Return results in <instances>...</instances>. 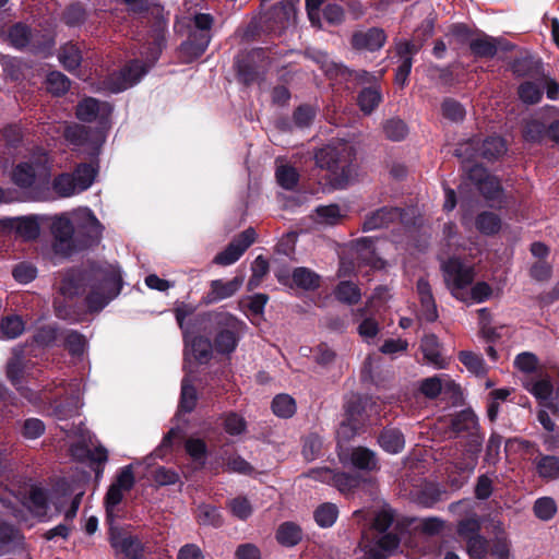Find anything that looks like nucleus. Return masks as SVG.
Returning <instances> with one entry per match:
<instances>
[{
  "label": "nucleus",
  "mask_w": 559,
  "mask_h": 559,
  "mask_svg": "<svg viewBox=\"0 0 559 559\" xmlns=\"http://www.w3.org/2000/svg\"><path fill=\"white\" fill-rule=\"evenodd\" d=\"M90 288L86 305L91 311L102 310L111 299L119 295L122 281L114 269L94 271H72L63 280L61 292L64 295H79L83 286Z\"/></svg>",
  "instance_id": "obj_1"
},
{
  "label": "nucleus",
  "mask_w": 559,
  "mask_h": 559,
  "mask_svg": "<svg viewBox=\"0 0 559 559\" xmlns=\"http://www.w3.org/2000/svg\"><path fill=\"white\" fill-rule=\"evenodd\" d=\"M204 330L214 332L213 347L221 355L229 356L239 343L245 323L226 311H210L202 316Z\"/></svg>",
  "instance_id": "obj_2"
},
{
  "label": "nucleus",
  "mask_w": 559,
  "mask_h": 559,
  "mask_svg": "<svg viewBox=\"0 0 559 559\" xmlns=\"http://www.w3.org/2000/svg\"><path fill=\"white\" fill-rule=\"evenodd\" d=\"M394 516L390 511L382 510L374 516L371 532L372 538L361 543L366 559H386L400 545L395 533L386 532Z\"/></svg>",
  "instance_id": "obj_3"
},
{
  "label": "nucleus",
  "mask_w": 559,
  "mask_h": 559,
  "mask_svg": "<svg viewBox=\"0 0 559 559\" xmlns=\"http://www.w3.org/2000/svg\"><path fill=\"white\" fill-rule=\"evenodd\" d=\"M354 158L355 150L347 143L328 145L320 148L314 155L316 165L330 171L337 185L348 181Z\"/></svg>",
  "instance_id": "obj_4"
},
{
  "label": "nucleus",
  "mask_w": 559,
  "mask_h": 559,
  "mask_svg": "<svg viewBox=\"0 0 559 559\" xmlns=\"http://www.w3.org/2000/svg\"><path fill=\"white\" fill-rule=\"evenodd\" d=\"M148 50L151 51V57L147 59V62H142L140 60L130 61L119 71L109 74L102 82L100 88L110 93H120L136 84L158 59L162 51L160 44L157 40H154Z\"/></svg>",
  "instance_id": "obj_5"
},
{
  "label": "nucleus",
  "mask_w": 559,
  "mask_h": 559,
  "mask_svg": "<svg viewBox=\"0 0 559 559\" xmlns=\"http://www.w3.org/2000/svg\"><path fill=\"white\" fill-rule=\"evenodd\" d=\"M98 167L92 163H80L71 173H61L51 181L55 194L68 199L88 190L96 180Z\"/></svg>",
  "instance_id": "obj_6"
},
{
  "label": "nucleus",
  "mask_w": 559,
  "mask_h": 559,
  "mask_svg": "<svg viewBox=\"0 0 559 559\" xmlns=\"http://www.w3.org/2000/svg\"><path fill=\"white\" fill-rule=\"evenodd\" d=\"M52 236V250L61 257H71L81 252L76 242L75 229L72 219L66 213L49 218Z\"/></svg>",
  "instance_id": "obj_7"
},
{
  "label": "nucleus",
  "mask_w": 559,
  "mask_h": 559,
  "mask_svg": "<svg viewBox=\"0 0 559 559\" xmlns=\"http://www.w3.org/2000/svg\"><path fill=\"white\" fill-rule=\"evenodd\" d=\"M72 216L80 251L96 246L102 239L104 227L95 214L88 207H83L74 211Z\"/></svg>",
  "instance_id": "obj_8"
},
{
  "label": "nucleus",
  "mask_w": 559,
  "mask_h": 559,
  "mask_svg": "<svg viewBox=\"0 0 559 559\" xmlns=\"http://www.w3.org/2000/svg\"><path fill=\"white\" fill-rule=\"evenodd\" d=\"M56 389L55 395H50V389H44L39 396H37V400L51 403L52 414L59 420H67L78 416L81 407L78 392L72 388L68 390L63 386H56Z\"/></svg>",
  "instance_id": "obj_9"
},
{
  "label": "nucleus",
  "mask_w": 559,
  "mask_h": 559,
  "mask_svg": "<svg viewBox=\"0 0 559 559\" xmlns=\"http://www.w3.org/2000/svg\"><path fill=\"white\" fill-rule=\"evenodd\" d=\"M27 361L25 349L23 347L14 348L13 356L7 366V377L21 395L32 402V390L24 385L26 377L31 374V367Z\"/></svg>",
  "instance_id": "obj_10"
},
{
  "label": "nucleus",
  "mask_w": 559,
  "mask_h": 559,
  "mask_svg": "<svg viewBox=\"0 0 559 559\" xmlns=\"http://www.w3.org/2000/svg\"><path fill=\"white\" fill-rule=\"evenodd\" d=\"M255 239L257 233L254 228L249 227L245 229L228 243L225 250L215 255L214 263L223 266L234 264Z\"/></svg>",
  "instance_id": "obj_11"
},
{
  "label": "nucleus",
  "mask_w": 559,
  "mask_h": 559,
  "mask_svg": "<svg viewBox=\"0 0 559 559\" xmlns=\"http://www.w3.org/2000/svg\"><path fill=\"white\" fill-rule=\"evenodd\" d=\"M444 281L452 294L457 297V292L469 286L474 281L473 267L463 264L459 259H449L442 265Z\"/></svg>",
  "instance_id": "obj_12"
},
{
  "label": "nucleus",
  "mask_w": 559,
  "mask_h": 559,
  "mask_svg": "<svg viewBox=\"0 0 559 559\" xmlns=\"http://www.w3.org/2000/svg\"><path fill=\"white\" fill-rule=\"evenodd\" d=\"M523 384L537 400L539 406L548 408L554 415L559 413V405L552 399L554 386L548 376L528 378Z\"/></svg>",
  "instance_id": "obj_13"
},
{
  "label": "nucleus",
  "mask_w": 559,
  "mask_h": 559,
  "mask_svg": "<svg viewBox=\"0 0 559 559\" xmlns=\"http://www.w3.org/2000/svg\"><path fill=\"white\" fill-rule=\"evenodd\" d=\"M243 280V276H235L228 282L212 281L209 292L202 298L203 304L212 305L234 296L242 286Z\"/></svg>",
  "instance_id": "obj_14"
},
{
  "label": "nucleus",
  "mask_w": 559,
  "mask_h": 559,
  "mask_svg": "<svg viewBox=\"0 0 559 559\" xmlns=\"http://www.w3.org/2000/svg\"><path fill=\"white\" fill-rule=\"evenodd\" d=\"M112 111V107L107 102H99L96 98L87 97L82 99L76 106V118L84 122H93L97 118L107 119Z\"/></svg>",
  "instance_id": "obj_15"
},
{
  "label": "nucleus",
  "mask_w": 559,
  "mask_h": 559,
  "mask_svg": "<svg viewBox=\"0 0 559 559\" xmlns=\"http://www.w3.org/2000/svg\"><path fill=\"white\" fill-rule=\"evenodd\" d=\"M386 41V35L382 28L371 27L366 31H357L353 34L350 44L354 49L377 51Z\"/></svg>",
  "instance_id": "obj_16"
},
{
  "label": "nucleus",
  "mask_w": 559,
  "mask_h": 559,
  "mask_svg": "<svg viewBox=\"0 0 559 559\" xmlns=\"http://www.w3.org/2000/svg\"><path fill=\"white\" fill-rule=\"evenodd\" d=\"M212 34L190 28L188 40L181 44L180 52L187 61L199 58L207 49Z\"/></svg>",
  "instance_id": "obj_17"
},
{
  "label": "nucleus",
  "mask_w": 559,
  "mask_h": 559,
  "mask_svg": "<svg viewBox=\"0 0 559 559\" xmlns=\"http://www.w3.org/2000/svg\"><path fill=\"white\" fill-rule=\"evenodd\" d=\"M401 216L402 210L400 207L383 206L366 216L362 229L370 231L388 227L391 223L400 219Z\"/></svg>",
  "instance_id": "obj_18"
},
{
  "label": "nucleus",
  "mask_w": 559,
  "mask_h": 559,
  "mask_svg": "<svg viewBox=\"0 0 559 559\" xmlns=\"http://www.w3.org/2000/svg\"><path fill=\"white\" fill-rule=\"evenodd\" d=\"M341 460L343 463L348 461L353 467L362 472H373L379 469L377 454L365 447H357L352 449L347 459L343 456Z\"/></svg>",
  "instance_id": "obj_19"
},
{
  "label": "nucleus",
  "mask_w": 559,
  "mask_h": 559,
  "mask_svg": "<svg viewBox=\"0 0 559 559\" xmlns=\"http://www.w3.org/2000/svg\"><path fill=\"white\" fill-rule=\"evenodd\" d=\"M13 500L10 497L1 498L2 503L12 509L17 518H24V511L33 512L35 508V487L29 485L24 492L13 493Z\"/></svg>",
  "instance_id": "obj_20"
},
{
  "label": "nucleus",
  "mask_w": 559,
  "mask_h": 559,
  "mask_svg": "<svg viewBox=\"0 0 559 559\" xmlns=\"http://www.w3.org/2000/svg\"><path fill=\"white\" fill-rule=\"evenodd\" d=\"M260 50H252L246 55H239L236 59L235 63L238 78L246 85L252 84L259 79V72L252 62L257 57H260Z\"/></svg>",
  "instance_id": "obj_21"
},
{
  "label": "nucleus",
  "mask_w": 559,
  "mask_h": 559,
  "mask_svg": "<svg viewBox=\"0 0 559 559\" xmlns=\"http://www.w3.org/2000/svg\"><path fill=\"white\" fill-rule=\"evenodd\" d=\"M417 293L421 305V311L427 321L433 322L438 318L437 306L432 296L430 284L425 278L417 282Z\"/></svg>",
  "instance_id": "obj_22"
},
{
  "label": "nucleus",
  "mask_w": 559,
  "mask_h": 559,
  "mask_svg": "<svg viewBox=\"0 0 559 559\" xmlns=\"http://www.w3.org/2000/svg\"><path fill=\"white\" fill-rule=\"evenodd\" d=\"M11 179L21 189L32 187L35 182V162L33 158L17 163L11 173Z\"/></svg>",
  "instance_id": "obj_23"
},
{
  "label": "nucleus",
  "mask_w": 559,
  "mask_h": 559,
  "mask_svg": "<svg viewBox=\"0 0 559 559\" xmlns=\"http://www.w3.org/2000/svg\"><path fill=\"white\" fill-rule=\"evenodd\" d=\"M378 443L384 451L395 454L404 449L405 439L400 429L390 427L381 431Z\"/></svg>",
  "instance_id": "obj_24"
},
{
  "label": "nucleus",
  "mask_w": 559,
  "mask_h": 559,
  "mask_svg": "<svg viewBox=\"0 0 559 559\" xmlns=\"http://www.w3.org/2000/svg\"><path fill=\"white\" fill-rule=\"evenodd\" d=\"M110 544L128 559H140L142 557L143 545L136 537L115 536L111 538Z\"/></svg>",
  "instance_id": "obj_25"
},
{
  "label": "nucleus",
  "mask_w": 559,
  "mask_h": 559,
  "mask_svg": "<svg viewBox=\"0 0 559 559\" xmlns=\"http://www.w3.org/2000/svg\"><path fill=\"white\" fill-rule=\"evenodd\" d=\"M292 280L296 287L304 290H314L320 287L321 277L314 271L299 266L295 267L292 273Z\"/></svg>",
  "instance_id": "obj_26"
},
{
  "label": "nucleus",
  "mask_w": 559,
  "mask_h": 559,
  "mask_svg": "<svg viewBox=\"0 0 559 559\" xmlns=\"http://www.w3.org/2000/svg\"><path fill=\"white\" fill-rule=\"evenodd\" d=\"M478 428L477 416L471 409H463L455 414L451 419V429L456 433L466 432L467 435L476 431Z\"/></svg>",
  "instance_id": "obj_27"
},
{
  "label": "nucleus",
  "mask_w": 559,
  "mask_h": 559,
  "mask_svg": "<svg viewBox=\"0 0 559 559\" xmlns=\"http://www.w3.org/2000/svg\"><path fill=\"white\" fill-rule=\"evenodd\" d=\"M382 102V93L378 86L362 88L357 96L359 109L365 115H370Z\"/></svg>",
  "instance_id": "obj_28"
},
{
  "label": "nucleus",
  "mask_w": 559,
  "mask_h": 559,
  "mask_svg": "<svg viewBox=\"0 0 559 559\" xmlns=\"http://www.w3.org/2000/svg\"><path fill=\"white\" fill-rule=\"evenodd\" d=\"M424 358L439 368L443 367V358L440 352L439 340L435 334L425 335L420 343Z\"/></svg>",
  "instance_id": "obj_29"
},
{
  "label": "nucleus",
  "mask_w": 559,
  "mask_h": 559,
  "mask_svg": "<svg viewBox=\"0 0 559 559\" xmlns=\"http://www.w3.org/2000/svg\"><path fill=\"white\" fill-rule=\"evenodd\" d=\"M37 521H48L52 516L58 515L60 513V509L56 503L53 504V508L49 506L51 502V495L43 489L41 487L37 486Z\"/></svg>",
  "instance_id": "obj_30"
},
{
  "label": "nucleus",
  "mask_w": 559,
  "mask_h": 559,
  "mask_svg": "<svg viewBox=\"0 0 559 559\" xmlns=\"http://www.w3.org/2000/svg\"><path fill=\"white\" fill-rule=\"evenodd\" d=\"M300 527L293 522L282 523L276 531V540L285 547H293L301 540Z\"/></svg>",
  "instance_id": "obj_31"
},
{
  "label": "nucleus",
  "mask_w": 559,
  "mask_h": 559,
  "mask_svg": "<svg viewBox=\"0 0 559 559\" xmlns=\"http://www.w3.org/2000/svg\"><path fill=\"white\" fill-rule=\"evenodd\" d=\"M5 222L7 226L10 227L11 229H14L15 233L23 239L31 240L35 238L34 216L8 218Z\"/></svg>",
  "instance_id": "obj_32"
},
{
  "label": "nucleus",
  "mask_w": 559,
  "mask_h": 559,
  "mask_svg": "<svg viewBox=\"0 0 559 559\" xmlns=\"http://www.w3.org/2000/svg\"><path fill=\"white\" fill-rule=\"evenodd\" d=\"M536 469L539 477L548 480L559 478V457L554 455H543L536 463Z\"/></svg>",
  "instance_id": "obj_33"
},
{
  "label": "nucleus",
  "mask_w": 559,
  "mask_h": 559,
  "mask_svg": "<svg viewBox=\"0 0 559 559\" xmlns=\"http://www.w3.org/2000/svg\"><path fill=\"white\" fill-rule=\"evenodd\" d=\"M507 151L506 143L500 136H489L483 141L479 156L485 159H496Z\"/></svg>",
  "instance_id": "obj_34"
},
{
  "label": "nucleus",
  "mask_w": 559,
  "mask_h": 559,
  "mask_svg": "<svg viewBox=\"0 0 559 559\" xmlns=\"http://www.w3.org/2000/svg\"><path fill=\"white\" fill-rule=\"evenodd\" d=\"M469 49L477 58H492L497 53L495 39L488 36L472 39Z\"/></svg>",
  "instance_id": "obj_35"
},
{
  "label": "nucleus",
  "mask_w": 559,
  "mask_h": 559,
  "mask_svg": "<svg viewBox=\"0 0 559 559\" xmlns=\"http://www.w3.org/2000/svg\"><path fill=\"white\" fill-rule=\"evenodd\" d=\"M191 349L195 360L207 364L213 356V343L205 336H195L191 342Z\"/></svg>",
  "instance_id": "obj_36"
},
{
  "label": "nucleus",
  "mask_w": 559,
  "mask_h": 559,
  "mask_svg": "<svg viewBox=\"0 0 559 559\" xmlns=\"http://www.w3.org/2000/svg\"><path fill=\"white\" fill-rule=\"evenodd\" d=\"M332 486H334L342 493H349L361 484V476L359 474H349L344 472H335Z\"/></svg>",
  "instance_id": "obj_37"
},
{
  "label": "nucleus",
  "mask_w": 559,
  "mask_h": 559,
  "mask_svg": "<svg viewBox=\"0 0 559 559\" xmlns=\"http://www.w3.org/2000/svg\"><path fill=\"white\" fill-rule=\"evenodd\" d=\"M58 58L61 64L68 71L76 70L82 61L81 51L73 44H66L64 46H62L59 51Z\"/></svg>",
  "instance_id": "obj_38"
},
{
  "label": "nucleus",
  "mask_w": 559,
  "mask_h": 559,
  "mask_svg": "<svg viewBox=\"0 0 559 559\" xmlns=\"http://www.w3.org/2000/svg\"><path fill=\"white\" fill-rule=\"evenodd\" d=\"M269 261L263 255H258L251 264V276L248 281V290H253L260 286L264 276L269 273Z\"/></svg>",
  "instance_id": "obj_39"
},
{
  "label": "nucleus",
  "mask_w": 559,
  "mask_h": 559,
  "mask_svg": "<svg viewBox=\"0 0 559 559\" xmlns=\"http://www.w3.org/2000/svg\"><path fill=\"white\" fill-rule=\"evenodd\" d=\"M198 401L197 390L188 378H183L181 382V394L179 409L183 413H191Z\"/></svg>",
  "instance_id": "obj_40"
},
{
  "label": "nucleus",
  "mask_w": 559,
  "mask_h": 559,
  "mask_svg": "<svg viewBox=\"0 0 559 559\" xmlns=\"http://www.w3.org/2000/svg\"><path fill=\"white\" fill-rule=\"evenodd\" d=\"M32 36V29L27 25L17 23L10 28L8 39L14 48L22 49L31 43Z\"/></svg>",
  "instance_id": "obj_41"
},
{
  "label": "nucleus",
  "mask_w": 559,
  "mask_h": 559,
  "mask_svg": "<svg viewBox=\"0 0 559 559\" xmlns=\"http://www.w3.org/2000/svg\"><path fill=\"white\" fill-rule=\"evenodd\" d=\"M335 297L344 304L354 305L360 300L361 294L357 285L352 282L344 281L336 286Z\"/></svg>",
  "instance_id": "obj_42"
},
{
  "label": "nucleus",
  "mask_w": 559,
  "mask_h": 559,
  "mask_svg": "<svg viewBox=\"0 0 559 559\" xmlns=\"http://www.w3.org/2000/svg\"><path fill=\"white\" fill-rule=\"evenodd\" d=\"M197 520L201 525L218 527L223 524L218 509L211 504H200L197 510Z\"/></svg>",
  "instance_id": "obj_43"
},
{
  "label": "nucleus",
  "mask_w": 559,
  "mask_h": 559,
  "mask_svg": "<svg viewBox=\"0 0 559 559\" xmlns=\"http://www.w3.org/2000/svg\"><path fill=\"white\" fill-rule=\"evenodd\" d=\"M313 516L319 526L330 527L338 516V509L334 503L325 502L316 509Z\"/></svg>",
  "instance_id": "obj_44"
},
{
  "label": "nucleus",
  "mask_w": 559,
  "mask_h": 559,
  "mask_svg": "<svg viewBox=\"0 0 559 559\" xmlns=\"http://www.w3.org/2000/svg\"><path fill=\"white\" fill-rule=\"evenodd\" d=\"M273 413L282 418H289L296 413L295 400L288 394H278L272 401Z\"/></svg>",
  "instance_id": "obj_45"
},
{
  "label": "nucleus",
  "mask_w": 559,
  "mask_h": 559,
  "mask_svg": "<svg viewBox=\"0 0 559 559\" xmlns=\"http://www.w3.org/2000/svg\"><path fill=\"white\" fill-rule=\"evenodd\" d=\"M476 227L484 235H493L500 230L501 221L492 212H481L476 217Z\"/></svg>",
  "instance_id": "obj_46"
},
{
  "label": "nucleus",
  "mask_w": 559,
  "mask_h": 559,
  "mask_svg": "<svg viewBox=\"0 0 559 559\" xmlns=\"http://www.w3.org/2000/svg\"><path fill=\"white\" fill-rule=\"evenodd\" d=\"M46 88L56 96L66 94L70 88V80L59 71H52L47 75Z\"/></svg>",
  "instance_id": "obj_47"
},
{
  "label": "nucleus",
  "mask_w": 559,
  "mask_h": 559,
  "mask_svg": "<svg viewBox=\"0 0 559 559\" xmlns=\"http://www.w3.org/2000/svg\"><path fill=\"white\" fill-rule=\"evenodd\" d=\"M275 176L277 183L286 190L295 189L299 181L297 169L290 165L277 166Z\"/></svg>",
  "instance_id": "obj_48"
},
{
  "label": "nucleus",
  "mask_w": 559,
  "mask_h": 559,
  "mask_svg": "<svg viewBox=\"0 0 559 559\" xmlns=\"http://www.w3.org/2000/svg\"><path fill=\"white\" fill-rule=\"evenodd\" d=\"M519 98L526 105H535L542 100V88L532 81H525L518 87Z\"/></svg>",
  "instance_id": "obj_49"
},
{
  "label": "nucleus",
  "mask_w": 559,
  "mask_h": 559,
  "mask_svg": "<svg viewBox=\"0 0 559 559\" xmlns=\"http://www.w3.org/2000/svg\"><path fill=\"white\" fill-rule=\"evenodd\" d=\"M24 322L21 317L12 314L3 318L0 324V331L4 338H16L24 331Z\"/></svg>",
  "instance_id": "obj_50"
},
{
  "label": "nucleus",
  "mask_w": 559,
  "mask_h": 559,
  "mask_svg": "<svg viewBox=\"0 0 559 559\" xmlns=\"http://www.w3.org/2000/svg\"><path fill=\"white\" fill-rule=\"evenodd\" d=\"M316 213L317 222L325 225H336L344 217L337 204L318 206Z\"/></svg>",
  "instance_id": "obj_51"
},
{
  "label": "nucleus",
  "mask_w": 559,
  "mask_h": 559,
  "mask_svg": "<svg viewBox=\"0 0 559 559\" xmlns=\"http://www.w3.org/2000/svg\"><path fill=\"white\" fill-rule=\"evenodd\" d=\"M185 449L189 456L194 461L204 465L207 455L206 443L199 438H188L185 442Z\"/></svg>",
  "instance_id": "obj_52"
},
{
  "label": "nucleus",
  "mask_w": 559,
  "mask_h": 559,
  "mask_svg": "<svg viewBox=\"0 0 559 559\" xmlns=\"http://www.w3.org/2000/svg\"><path fill=\"white\" fill-rule=\"evenodd\" d=\"M523 138L527 142L542 143L546 138V124L537 119L527 121L523 129Z\"/></svg>",
  "instance_id": "obj_53"
},
{
  "label": "nucleus",
  "mask_w": 559,
  "mask_h": 559,
  "mask_svg": "<svg viewBox=\"0 0 559 559\" xmlns=\"http://www.w3.org/2000/svg\"><path fill=\"white\" fill-rule=\"evenodd\" d=\"M534 514L543 521H549L557 512L556 501L550 497H543L535 501Z\"/></svg>",
  "instance_id": "obj_54"
},
{
  "label": "nucleus",
  "mask_w": 559,
  "mask_h": 559,
  "mask_svg": "<svg viewBox=\"0 0 559 559\" xmlns=\"http://www.w3.org/2000/svg\"><path fill=\"white\" fill-rule=\"evenodd\" d=\"M223 418H224L223 426H224L225 431L228 435L239 436L246 431L247 421L245 420V418L241 415H239L235 412H229V413H226Z\"/></svg>",
  "instance_id": "obj_55"
},
{
  "label": "nucleus",
  "mask_w": 559,
  "mask_h": 559,
  "mask_svg": "<svg viewBox=\"0 0 559 559\" xmlns=\"http://www.w3.org/2000/svg\"><path fill=\"white\" fill-rule=\"evenodd\" d=\"M323 440L316 433H310L304 440L302 455L311 462L321 455Z\"/></svg>",
  "instance_id": "obj_56"
},
{
  "label": "nucleus",
  "mask_w": 559,
  "mask_h": 559,
  "mask_svg": "<svg viewBox=\"0 0 559 559\" xmlns=\"http://www.w3.org/2000/svg\"><path fill=\"white\" fill-rule=\"evenodd\" d=\"M383 132L389 140L401 141L406 136L408 129L403 120L392 118L383 124Z\"/></svg>",
  "instance_id": "obj_57"
},
{
  "label": "nucleus",
  "mask_w": 559,
  "mask_h": 559,
  "mask_svg": "<svg viewBox=\"0 0 559 559\" xmlns=\"http://www.w3.org/2000/svg\"><path fill=\"white\" fill-rule=\"evenodd\" d=\"M63 346L73 356H81L86 346L85 337L76 331H69L63 338Z\"/></svg>",
  "instance_id": "obj_58"
},
{
  "label": "nucleus",
  "mask_w": 559,
  "mask_h": 559,
  "mask_svg": "<svg viewBox=\"0 0 559 559\" xmlns=\"http://www.w3.org/2000/svg\"><path fill=\"white\" fill-rule=\"evenodd\" d=\"M480 522L476 516L463 519L457 524V534L465 542L480 535Z\"/></svg>",
  "instance_id": "obj_59"
},
{
  "label": "nucleus",
  "mask_w": 559,
  "mask_h": 559,
  "mask_svg": "<svg viewBox=\"0 0 559 559\" xmlns=\"http://www.w3.org/2000/svg\"><path fill=\"white\" fill-rule=\"evenodd\" d=\"M460 361L473 373L480 376L486 373L484 359L472 352H461Z\"/></svg>",
  "instance_id": "obj_60"
},
{
  "label": "nucleus",
  "mask_w": 559,
  "mask_h": 559,
  "mask_svg": "<svg viewBox=\"0 0 559 559\" xmlns=\"http://www.w3.org/2000/svg\"><path fill=\"white\" fill-rule=\"evenodd\" d=\"M539 360L537 356L530 352L519 354L514 359V366L522 372L532 374L538 368Z\"/></svg>",
  "instance_id": "obj_61"
},
{
  "label": "nucleus",
  "mask_w": 559,
  "mask_h": 559,
  "mask_svg": "<svg viewBox=\"0 0 559 559\" xmlns=\"http://www.w3.org/2000/svg\"><path fill=\"white\" fill-rule=\"evenodd\" d=\"M421 49V43H417L416 39L412 40H399L395 43L396 55L401 61L409 60L413 62V56Z\"/></svg>",
  "instance_id": "obj_62"
},
{
  "label": "nucleus",
  "mask_w": 559,
  "mask_h": 559,
  "mask_svg": "<svg viewBox=\"0 0 559 559\" xmlns=\"http://www.w3.org/2000/svg\"><path fill=\"white\" fill-rule=\"evenodd\" d=\"M467 554L473 559H484L488 554V542L478 535L466 542Z\"/></svg>",
  "instance_id": "obj_63"
},
{
  "label": "nucleus",
  "mask_w": 559,
  "mask_h": 559,
  "mask_svg": "<svg viewBox=\"0 0 559 559\" xmlns=\"http://www.w3.org/2000/svg\"><path fill=\"white\" fill-rule=\"evenodd\" d=\"M367 404V400H364L359 396L352 397L346 404V417L366 423V416L364 415L365 405Z\"/></svg>",
  "instance_id": "obj_64"
}]
</instances>
